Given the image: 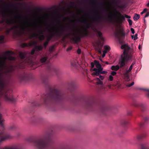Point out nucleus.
<instances>
[{
	"label": "nucleus",
	"mask_w": 149,
	"mask_h": 149,
	"mask_svg": "<svg viewBox=\"0 0 149 149\" xmlns=\"http://www.w3.org/2000/svg\"><path fill=\"white\" fill-rule=\"evenodd\" d=\"M65 100L64 95L61 90L49 86V92L41 100L48 110L54 111L56 110V105L62 103Z\"/></svg>",
	"instance_id": "obj_1"
},
{
	"label": "nucleus",
	"mask_w": 149,
	"mask_h": 149,
	"mask_svg": "<svg viewBox=\"0 0 149 149\" xmlns=\"http://www.w3.org/2000/svg\"><path fill=\"white\" fill-rule=\"evenodd\" d=\"M121 48L124 49V52L121 56L119 62V65H113L111 67V70L116 71L120 68H124L126 66V63L131 60L133 57V54L134 52V49L131 48L127 45L125 44L121 46Z\"/></svg>",
	"instance_id": "obj_2"
},
{
	"label": "nucleus",
	"mask_w": 149,
	"mask_h": 149,
	"mask_svg": "<svg viewBox=\"0 0 149 149\" xmlns=\"http://www.w3.org/2000/svg\"><path fill=\"white\" fill-rule=\"evenodd\" d=\"M52 132H47L41 137L35 140L33 143L36 149H46L52 140Z\"/></svg>",
	"instance_id": "obj_3"
},
{
	"label": "nucleus",
	"mask_w": 149,
	"mask_h": 149,
	"mask_svg": "<svg viewBox=\"0 0 149 149\" xmlns=\"http://www.w3.org/2000/svg\"><path fill=\"white\" fill-rule=\"evenodd\" d=\"M28 26H23L22 25H15L11 27L10 29H7L6 32L7 34H9L10 32L12 31L16 36H19L24 33L25 31L31 32L32 28H30Z\"/></svg>",
	"instance_id": "obj_4"
},
{
	"label": "nucleus",
	"mask_w": 149,
	"mask_h": 149,
	"mask_svg": "<svg viewBox=\"0 0 149 149\" xmlns=\"http://www.w3.org/2000/svg\"><path fill=\"white\" fill-rule=\"evenodd\" d=\"M116 15L112 14L111 17H109V20L111 22L115 21L117 23L121 24L125 20V18H130V17L125 14H122L120 12L114 8V9Z\"/></svg>",
	"instance_id": "obj_5"
},
{
	"label": "nucleus",
	"mask_w": 149,
	"mask_h": 149,
	"mask_svg": "<svg viewBox=\"0 0 149 149\" xmlns=\"http://www.w3.org/2000/svg\"><path fill=\"white\" fill-rule=\"evenodd\" d=\"M68 27L64 25H62L60 27H53L48 29V31L50 33H52L51 35L48 37L47 41L48 42L51 39L54 35H56L58 36H62L64 34L65 31L68 29Z\"/></svg>",
	"instance_id": "obj_6"
},
{
	"label": "nucleus",
	"mask_w": 149,
	"mask_h": 149,
	"mask_svg": "<svg viewBox=\"0 0 149 149\" xmlns=\"http://www.w3.org/2000/svg\"><path fill=\"white\" fill-rule=\"evenodd\" d=\"M13 52L11 51H7L4 53V56L2 58L0 57V68L2 70L4 69V64L3 63V61H4L8 59L11 61H14L16 58L11 56Z\"/></svg>",
	"instance_id": "obj_7"
},
{
	"label": "nucleus",
	"mask_w": 149,
	"mask_h": 149,
	"mask_svg": "<svg viewBox=\"0 0 149 149\" xmlns=\"http://www.w3.org/2000/svg\"><path fill=\"white\" fill-rule=\"evenodd\" d=\"M74 36L72 39V40L76 43H77L81 40V37H84L88 36V32L86 29L84 28L83 31L81 32L80 35H77L74 33L72 34Z\"/></svg>",
	"instance_id": "obj_8"
},
{
	"label": "nucleus",
	"mask_w": 149,
	"mask_h": 149,
	"mask_svg": "<svg viewBox=\"0 0 149 149\" xmlns=\"http://www.w3.org/2000/svg\"><path fill=\"white\" fill-rule=\"evenodd\" d=\"M93 70L94 72L92 73V75L93 76H96L99 77H96L95 79L96 81L97 84V85H102L103 83L102 80L104 79V77L100 75V72L97 68H95L93 69Z\"/></svg>",
	"instance_id": "obj_9"
},
{
	"label": "nucleus",
	"mask_w": 149,
	"mask_h": 149,
	"mask_svg": "<svg viewBox=\"0 0 149 149\" xmlns=\"http://www.w3.org/2000/svg\"><path fill=\"white\" fill-rule=\"evenodd\" d=\"M44 31L42 29H37L36 32H33L31 35V38H38L39 39L42 41L45 38V36L43 35Z\"/></svg>",
	"instance_id": "obj_10"
},
{
	"label": "nucleus",
	"mask_w": 149,
	"mask_h": 149,
	"mask_svg": "<svg viewBox=\"0 0 149 149\" xmlns=\"http://www.w3.org/2000/svg\"><path fill=\"white\" fill-rule=\"evenodd\" d=\"M94 104V100L92 98H88L84 100V107L86 109L91 110Z\"/></svg>",
	"instance_id": "obj_11"
},
{
	"label": "nucleus",
	"mask_w": 149,
	"mask_h": 149,
	"mask_svg": "<svg viewBox=\"0 0 149 149\" xmlns=\"http://www.w3.org/2000/svg\"><path fill=\"white\" fill-rule=\"evenodd\" d=\"M104 16L102 15H98L92 17L91 21L92 22L99 24L102 22L104 19Z\"/></svg>",
	"instance_id": "obj_12"
},
{
	"label": "nucleus",
	"mask_w": 149,
	"mask_h": 149,
	"mask_svg": "<svg viewBox=\"0 0 149 149\" xmlns=\"http://www.w3.org/2000/svg\"><path fill=\"white\" fill-rule=\"evenodd\" d=\"M114 34L116 38L120 41L122 40L125 36V33L123 30H121L119 31H116L114 33Z\"/></svg>",
	"instance_id": "obj_13"
},
{
	"label": "nucleus",
	"mask_w": 149,
	"mask_h": 149,
	"mask_svg": "<svg viewBox=\"0 0 149 149\" xmlns=\"http://www.w3.org/2000/svg\"><path fill=\"white\" fill-rule=\"evenodd\" d=\"M4 98L5 100L7 102L12 103H14L16 102L15 98L12 95L8 94L7 92L4 94Z\"/></svg>",
	"instance_id": "obj_14"
},
{
	"label": "nucleus",
	"mask_w": 149,
	"mask_h": 149,
	"mask_svg": "<svg viewBox=\"0 0 149 149\" xmlns=\"http://www.w3.org/2000/svg\"><path fill=\"white\" fill-rule=\"evenodd\" d=\"M78 21L80 22L86 24V28L84 27L86 29H90L91 26V25L88 22L87 19H84L83 18H79L78 19Z\"/></svg>",
	"instance_id": "obj_15"
},
{
	"label": "nucleus",
	"mask_w": 149,
	"mask_h": 149,
	"mask_svg": "<svg viewBox=\"0 0 149 149\" xmlns=\"http://www.w3.org/2000/svg\"><path fill=\"white\" fill-rule=\"evenodd\" d=\"M18 78L21 81L26 82L28 81L29 79L28 75L25 73L19 75Z\"/></svg>",
	"instance_id": "obj_16"
},
{
	"label": "nucleus",
	"mask_w": 149,
	"mask_h": 149,
	"mask_svg": "<svg viewBox=\"0 0 149 149\" xmlns=\"http://www.w3.org/2000/svg\"><path fill=\"white\" fill-rule=\"evenodd\" d=\"M26 53L20 52H19V56L23 61V63L24 64H27L29 63V61L26 59Z\"/></svg>",
	"instance_id": "obj_17"
},
{
	"label": "nucleus",
	"mask_w": 149,
	"mask_h": 149,
	"mask_svg": "<svg viewBox=\"0 0 149 149\" xmlns=\"http://www.w3.org/2000/svg\"><path fill=\"white\" fill-rule=\"evenodd\" d=\"M133 105L135 107L140 108L141 111L142 112L146 111V105L142 103H141L139 104H133Z\"/></svg>",
	"instance_id": "obj_18"
},
{
	"label": "nucleus",
	"mask_w": 149,
	"mask_h": 149,
	"mask_svg": "<svg viewBox=\"0 0 149 149\" xmlns=\"http://www.w3.org/2000/svg\"><path fill=\"white\" fill-rule=\"evenodd\" d=\"M37 45V42L36 41H33L29 43H23L22 45V46L23 47H25L34 46V48H35Z\"/></svg>",
	"instance_id": "obj_19"
},
{
	"label": "nucleus",
	"mask_w": 149,
	"mask_h": 149,
	"mask_svg": "<svg viewBox=\"0 0 149 149\" xmlns=\"http://www.w3.org/2000/svg\"><path fill=\"white\" fill-rule=\"evenodd\" d=\"M65 18L66 20L70 21V22L72 24V30L73 31H74V28L76 27L75 20L74 19H72L68 17H66Z\"/></svg>",
	"instance_id": "obj_20"
},
{
	"label": "nucleus",
	"mask_w": 149,
	"mask_h": 149,
	"mask_svg": "<svg viewBox=\"0 0 149 149\" xmlns=\"http://www.w3.org/2000/svg\"><path fill=\"white\" fill-rule=\"evenodd\" d=\"M136 63V61H134L132 63V65H130L129 69L128 70H126L125 72H124V74L125 76L127 77H128V74L132 70V67Z\"/></svg>",
	"instance_id": "obj_21"
},
{
	"label": "nucleus",
	"mask_w": 149,
	"mask_h": 149,
	"mask_svg": "<svg viewBox=\"0 0 149 149\" xmlns=\"http://www.w3.org/2000/svg\"><path fill=\"white\" fill-rule=\"evenodd\" d=\"M44 119L41 117H35L31 118V120L33 122H41L43 121Z\"/></svg>",
	"instance_id": "obj_22"
},
{
	"label": "nucleus",
	"mask_w": 149,
	"mask_h": 149,
	"mask_svg": "<svg viewBox=\"0 0 149 149\" xmlns=\"http://www.w3.org/2000/svg\"><path fill=\"white\" fill-rule=\"evenodd\" d=\"M48 58V56L46 54L42 55L41 56L40 61L42 63H45Z\"/></svg>",
	"instance_id": "obj_23"
},
{
	"label": "nucleus",
	"mask_w": 149,
	"mask_h": 149,
	"mask_svg": "<svg viewBox=\"0 0 149 149\" xmlns=\"http://www.w3.org/2000/svg\"><path fill=\"white\" fill-rule=\"evenodd\" d=\"M42 80V82L45 84H47L49 77L47 75H43L41 77Z\"/></svg>",
	"instance_id": "obj_24"
},
{
	"label": "nucleus",
	"mask_w": 149,
	"mask_h": 149,
	"mask_svg": "<svg viewBox=\"0 0 149 149\" xmlns=\"http://www.w3.org/2000/svg\"><path fill=\"white\" fill-rule=\"evenodd\" d=\"M147 136V134L146 132H144L141 134L137 136V139L138 140H141L145 137Z\"/></svg>",
	"instance_id": "obj_25"
},
{
	"label": "nucleus",
	"mask_w": 149,
	"mask_h": 149,
	"mask_svg": "<svg viewBox=\"0 0 149 149\" xmlns=\"http://www.w3.org/2000/svg\"><path fill=\"white\" fill-rule=\"evenodd\" d=\"M140 149H148V146L146 143H142L140 145Z\"/></svg>",
	"instance_id": "obj_26"
},
{
	"label": "nucleus",
	"mask_w": 149,
	"mask_h": 149,
	"mask_svg": "<svg viewBox=\"0 0 149 149\" xmlns=\"http://www.w3.org/2000/svg\"><path fill=\"white\" fill-rule=\"evenodd\" d=\"M36 51L38 52L43 49V47L41 45H37L34 48Z\"/></svg>",
	"instance_id": "obj_27"
},
{
	"label": "nucleus",
	"mask_w": 149,
	"mask_h": 149,
	"mask_svg": "<svg viewBox=\"0 0 149 149\" xmlns=\"http://www.w3.org/2000/svg\"><path fill=\"white\" fill-rule=\"evenodd\" d=\"M97 33L99 39L102 41L103 40H104V38L102 36V33L100 31H97Z\"/></svg>",
	"instance_id": "obj_28"
},
{
	"label": "nucleus",
	"mask_w": 149,
	"mask_h": 149,
	"mask_svg": "<svg viewBox=\"0 0 149 149\" xmlns=\"http://www.w3.org/2000/svg\"><path fill=\"white\" fill-rule=\"evenodd\" d=\"M70 86L72 88H75L76 87V85L74 81H71L69 83Z\"/></svg>",
	"instance_id": "obj_29"
},
{
	"label": "nucleus",
	"mask_w": 149,
	"mask_h": 149,
	"mask_svg": "<svg viewBox=\"0 0 149 149\" xmlns=\"http://www.w3.org/2000/svg\"><path fill=\"white\" fill-rule=\"evenodd\" d=\"M94 62L95 63V65L97 68H99L100 67H101V65L99 63V61H97L96 60H95L94 61Z\"/></svg>",
	"instance_id": "obj_30"
},
{
	"label": "nucleus",
	"mask_w": 149,
	"mask_h": 149,
	"mask_svg": "<svg viewBox=\"0 0 149 149\" xmlns=\"http://www.w3.org/2000/svg\"><path fill=\"white\" fill-rule=\"evenodd\" d=\"M104 50L103 51V52H106V53L107 51L109 50L110 49V47L108 46H105L104 47Z\"/></svg>",
	"instance_id": "obj_31"
},
{
	"label": "nucleus",
	"mask_w": 149,
	"mask_h": 149,
	"mask_svg": "<svg viewBox=\"0 0 149 149\" xmlns=\"http://www.w3.org/2000/svg\"><path fill=\"white\" fill-rule=\"evenodd\" d=\"M128 121L127 120H123L121 121L122 124L123 126L126 125L128 124Z\"/></svg>",
	"instance_id": "obj_32"
},
{
	"label": "nucleus",
	"mask_w": 149,
	"mask_h": 149,
	"mask_svg": "<svg viewBox=\"0 0 149 149\" xmlns=\"http://www.w3.org/2000/svg\"><path fill=\"white\" fill-rule=\"evenodd\" d=\"M140 18V15L139 14H135V15L134 16L133 19L135 21H136L138 20L139 18Z\"/></svg>",
	"instance_id": "obj_33"
},
{
	"label": "nucleus",
	"mask_w": 149,
	"mask_h": 149,
	"mask_svg": "<svg viewBox=\"0 0 149 149\" xmlns=\"http://www.w3.org/2000/svg\"><path fill=\"white\" fill-rule=\"evenodd\" d=\"M5 38L4 36H0V43H2L4 42Z\"/></svg>",
	"instance_id": "obj_34"
},
{
	"label": "nucleus",
	"mask_w": 149,
	"mask_h": 149,
	"mask_svg": "<svg viewBox=\"0 0 149 149\" xmlns=\"http://www.w3.org/2000/svg\"><path fill=\"white\" fill-rule=\"evenodd\" d=\"M6 23L8 25H10L12 24L13 22L12 20H7L6 21Z\"/></svg>",
	"instance_id": "obj_35"
},
{
	"label": "nucleus",
	"mask_w": 149,
	"mask_h": 149,
	"mask_svg": "<svg viewBox=\"0 0 149 149\" xmlns=\"http://www.w3.org/2000/svg\"><path fill=\"white\" fill-rule=\"evenodd\" d=\"M141 90L147 91L146 94L148 97L149 98V89L145 88H142Z\"/></svg>",
	"instance_id": "obj_36"
},
{
	"label": "nucleus",
	"mask_w": 149,
	"mask_h": 149,
	"mask_svg": "<svg viewBox=\"0 0 149 149\" xmlns=\"http://www.w3.org/2000/svg\"><path fill=\"white\" fill-rule=\"evenodd\" d=\"M107 109V107L105 106H103L101 108V111L102 112L104 110H106Z\"/></svg>",
	"instance_id": "obj_37"
},
{
	"label": "nucleus",
	"mask_w": 149,
	"mask_h": 149,
	"mask_svg": "<svg viewBox=\"0 0 149 149\" xmlns=\"http://www.w3.org/2000/svg\"><path fill=\"white\" fill-rule=\"evenodd\" d=\"M145 125V123L143 122L140 123L139 124V126L140 128H143Z\"/></svg>",
	"instance_id": "obj_38"
},
{
	"label": "nucleus",
	"mask_w": 149,
	"mask_h": 149,
	"mask_svg": "<svg viewBox=\"0 0 149 149\" xmlns=\"http://www.w3.org/2000/svg\"><path fill=\"white\" fill-rule=\"evenodd\" d=\"M33 105L34 106H39L41 105L40 104H39L37 102H35L32 103Z\"/></svg>",
	"instance_id": "obj_39"
},
{
	"label": "nucleus",
	"mask_w": 149,
	"mask_h": 149,
	"mask_svg": "<svg viewBox=\"0 0 149 149\" xmlns=\"http://www.w3.org/2000/svg\"><path fill=\"white\" fill-rule=\"evenodd\" d=\"M16 126H15L13 125V126H10L9 127V129L10 130H15L16 129Z\"/></svg>",
	"instance_id": "obj_40"
},
{
	"label": "nucleus",
	"mask_w": 149,
	"mask_h": 149,
	"mask_svg": "<svg viewBox=\"0 0 149 149\" xmlns=\"http://www.w3.org/2000/svg\"><path fill=\"white\" fill-rule=\"evenodd\" d=\"M134 84V82H132L131 83H128L127 84L126 86L128 87H130L132 85H133Z\"/></svg>",
	"instance_id": "obj_41"
},
{
	"label": "nucleus",
	"mask_w": 149,
	"mask_h": 149,
	"mask_svg": "<svg viewBox=\"0 0 149 149\" xmlns=\"http://www.w3.org/2000/svg\"><path fill=\"white\" fill-rule=\"evenodd\" d=\"M143 118L145 123L148 120H149L148 117L146 116L144 117Z\"/></svg>",
	"instance_id": "obj_42"
},
{
	"label": "nucleus",
	"mask_w": 149,
	"mask_h": 149,
	"mask_svg": "<svg viewBox=\"0 0 149 149\" xmlns=\"http://www.w3.org/2000/svg\"><path fill=\"white\" fill-rule=\"evenodd\" d=\"M35 51H36V50L34 48L31 50V52H30V54L32 55H33L34 54Z\"/></svg>",
	"instance_id": "obj_43"
},
{
	"label": "nucleus",
	"mask_w": 149,
	"mask_h": 149,
	"mask_svg": "<svg viewBox=\"0 0 149 149\" xmlns=\"http://www.w3.org/2000/svg\"><path fill=\"white\" fill-rule=\"evenodd\" d=\"M71 65L73 67H75L77 65V63L75 62L72 61L71 62Z\"/></svg>",
	"instance_id": "obj_44"
},
{
	"label": "nucleus",
	"mask_w": 149,
	"mask_h": 149,
	"mask_svg": "<svg viewBox=\"0 0 149 149\" xmlns=\"http://www.w3.org/2000/svg\"><path fill=\"white\" fill-rule=\"evenodd\" d=\"M49 43L48 41H46L43 44V46L45 48Z\"/></svg>",
	"instance_id": "obj_45"
},
{
	"label": "nucleus",
	"mask_w": 149,
	"mask_h": 149,
	"mask_svg": "<svg viewBox=\"0 0 149 149\" xmlns=\"http://www.w3.org/2000/svg\"><path fill=\"white\" fill-rule=\"evenodd\" d=\"M54 45H53V46H51V47H50L49 49V51L50 52H52L54 48Z\"/></svg>",
	"instance_id": "obj_46"
},
{
	"label": "nucleus",
	"mask_w": 149,
	"mask_h": 149,
	"mask_svg": "<svg viewBox=\"0 0 149 149\" xmlns=\"http://www.w3.org/2000/svg\"><path fill=\"white\" fill-rule=\"evenodd\" d=\"M41 10V9L39 7H36L34 8V10L36 11H38Z\"/></svg>",
	"instance_id": "obj_47"
},
{
	"label": "nucleus",
	"mask_w": 149,
	"mask_h": 149,
	"mask_svg": "<svg viewBox=\"0 0 149 149\" xmlns=\"http://www.w3.org/2000/svg\"><path fill=\"white\" fill-rule=\"evenodd\" d=\"M113 77L112 75H110L109 77V81H111L113 80Z\"/></svg>",
	"instance_id": "obj_48"
},
{
	"label": "nucleus",
	"mask_w": 149,
	"mask_h": 149,
	"mask_svg": "<svg viewBox=\"0 0 149 149\" xmlns=\"http://www.w3.org/2000/svg\"><path fill=\"white\" fill-rule=\"evenodd\" d=\"M128 21L129 22V24L130 25H131L132 24V22L130 19H128Z\"/></svg>",
	"instance_id": "obj_49"
},
{
	"label": "nucleus",
	"mask_w": 149,
	"mask_h": 149,
	"mask_svg": "<svg viewBox=\"0 0 149 149\" xmlns=\"http://www.w3.org/2000/svg\"><path fill=\"white\" fill-rule=\"evenodd\" d=\"M97 51L98 52L101 54L102 52L101 48H99L97 49Z\"/></svg>",
	"instance_id": "obj_50"
},
{
	"label": "nucleus",
	"mask_w": 149,
	"mask_h": 149,
	"mask_svg": "<svg viewBox=\"0 0 149 149\" xmlns=\"http://www.w3.org/2000/svg\"><path fill=\"white\" fill-rule=\"evenodd\" d=\"M116 74V72L115 71H112L111 73V75L112 76L115 75Z\"/></svg>",
	"instance_id": "obj_51"
},
{
	"label": "nucleus",
	"mask_w": 149,
	"mask_h": 149,
	"mask_svg": "<svg viewBox=\"0 0 149 149\" xmlns=\"http://www.w3.org/2000/svg\"><path fill=\"white\" fill-rule=\"evenodd\" d=\"M147 9H146V8H145L143 10V11H142L141 13V14H143V13H144L145 12H146V11H147Z\"/></svg>",
	"instance_id": "obj_52"
},
{
	"label": "nucleus",
	"mask_w": 149,
	"mask_h": 149,
	"mask_svg": "<svg viewBox=\"0 0 149 149\" xmlns=\"http://www.w3.org/2000/svg\"><path fill=\"white\" fill-rule=\"evenodd\" d=\"M137 36H138V35L137 33H136L135 34V35L134 36V40H136L137 39V38H138Z\"/></svg>",
	"instance_id": "obj_53"
},
{
	"label": "nucleus",
	"mask_w": 149,
	"mask_h": 149,
	"mask_svg": "<svg viewBox=\"0 0 149 149\" xmlns=\"http://www.w3.org/2000/svg\"><path fill=\"white\" fill-rule=\"evenodd\" d=\"M47 69L49 70H50L51 69H52V68L50 65H48Z\"/></svg>",
	"instance_id": "obj_54"
},
{
	"label": "nucleus",
	"mask_w": 149,
	"mask_h": 149,
	"mask_svg": "<svg viewBox=\"0 0 149 149\" xmlns=\"http://www.w3.org/2000/svg\"><path fill=\"white\" fill-rule=\"evenodd\" d=\"M72 49V47H70L67 48L66 49L67 51H68L70 50H71Z\"/></svg>",
	"instance_id": "obj_55"
},
{
	"label": "nucleus",
	"mask_w": 149,
	"mask_h": 149,
	"mask_svg": "<svg viewBox=\"0 0 149 149\" xmlns=\"http://www.w3.org/2000/svg\"><path fill=\"white\" fill-rule=\"evenodd\" d=\"M132 112L131 111H128L127 112V114L128 116H130L131 115Z\"/></svg>",
	"instance_id": "obj_56"
},
{
	"label": "nucleus",
	"mask_w": 149,
	"mask_h": 149,
	"mask_svg": "<svg viewBox=\"0 0 149 149\" xmlns=\"http://www.w3.org/2000/svg\"><path fill=\"white\" fill-rule=\"evenodd\" d=\"M81 50L79 49L77 51V52L78 54H80L81 53Z\"/></svg>",
	"instance_id": "obj_57"
},
{
	"label": "nucleus",
	"mask_w": 149,
	"mask_h": 149,
	"mask_svg": "<svg viewBox=\"0 0 149 149\" xmlns=\"http://www.w3.org/2000/svg\"><path fill=\"white\" fill-rule=\"evenodd\" d=\"M97 69L100 72L102 71V70L103 69V68H102V66H101L99 68H98Z\"/></svg>",
	"instance_id": "obj_58"
},
{
	"label": "nucleus",
	"mask_w": 149,
	"mask_h": 149,
	"mask_svg": "<svg viewBox=\"0 0 149 149\" xmlns=\"http://www.w3.org/2000/svg\"><path fill=\"white\" fill-rule=\"evenodd\" d=\"M91 1L93 3H97L96 0H91Z\"/></svg>",
	"instance_id": "obj_59"
},
{
	"label": "nucleus",
	"mask_w": 149,
	"mask_h": 149,
	"mask_svg": "<svg viewBox=\"0 0 149 149\" xmlns=\"http://www.w3.org/2000/svg\"><path fill=\"white\" fill-rule=\"evenodd\" d=\"M91 67L92 68H93V67H94L95 65L94 62V63L91 62Z\"/></svg>",
	"instance_id": "obj_60"
},
{
	"label": "nucleus",
	"mask_w": 149,
	"mask_h": 149,
	"mask_svg": "<svg viewBox=\"0 0 149 149\" xmlns=\"http://www.w3.org/2000/svg\"><path fill=\"white\" fill-rule=\"evenodd\" d=\"M107 73V72L105 71H102L100 72L101 74H105Z\"/></svg>",
	"instance_id": "obj_61"
},
{
	"label": "nucleus",
	"mask_w": 149,
	"mask_h": 149,
	"mask_svg": "<svg viewBox=\"0 0 149 149\" xmlns=\"http://www.w3.org/2000/svg\"><path fill=\"white\" fill-rule=\"evenodd\" d=\"M131 31L132 33V34H134V33H135L134 30L133 28H131Z\"/></svg>",
	"instance_id": "obj_62"
},
{
	"label": "nucleus",
	"mask_w": 149,
	"mask_h": 149,
	"mask_svg": "<svg viewBox=\"0 0 149 149\" xmlns=\"http://www.w3.org/2000/svg\"><path fill=\"white\" fill-rule=\"evenodd\" d=\"M4 4L6 7H9L11 6L10 5L7 4L6 3H4Z\"/></svg>",
	"instance_id": "obj_63"
},
{
	"label": "nucleus",
	"mask_w": 149,
	"mask_h": 149,
	"mask_svg": "<svg viewBox=\"0 0 149 149\" xmlns=\"http://www.w3.org/2000/svg\"><path fill=\"white\" fill-rule=\"evenodd\" d=\"M149 16V12H147L146 14V15H145V17L146 18V17H148V16Z\"/></svg>",
	"instance_id": "obj_64"
}]
</instances>
